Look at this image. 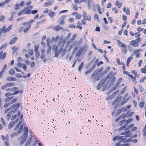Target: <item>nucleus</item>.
I'll return each instance as SVG.
<instances>
[{
    "instance_id": "f257e3e1",
    "label": "nucleus",
    "mask_w": 146,
    "mask_h": 146,
    "mask_svg": "<svg viewBox=\"0 0 146 146\" xmlns=\"http://www.w3.org/2000/svg\"><path fill=\"white\" fill-rule=\"evenodd\" d=\"M35 21L34 19H31L28 22H25L21 23L22 27L19 29V31L21 33L23 32L24 33H27L31 27V24Z\"/></svg>"
},
{
    "instance_id": "f03ea898",
    "label": "nucleus",
    "mask_w": 146,
    "mask_h": 146,
    "mask_svg": "<svg viewBox=\"0 0 146 146\" xmlns=\"http://www.w3.org/2000/svg\"><path fill=\"white\" fill-rule=\"evenodd\" d=\"M117 42L118 45L122 48V53L124 54H126L127 52V48L126 45L118 40H117Z\"/></svg>"
},
{
    "instance_id": "7ed1b4c3",
    "label": "nucleus",
    "mask_w": 146,
    "mask_h": 146,
    "mask_svg": "<svg viewBox=\"0 0 146 146\" xmlns=\"http://www.w3.org/2000/svg\"><path fill=\"white\" fill-rule=\"evenodd\" d=\"M141 38H137L135 40H132L130 42V44L131 46L135 47L137 46L139 44L138 42L141 41Z\"/></svg>"
},
{
    "instance_id": "20e7f679",
    "label": "nucleus",
    "mask_w": 146,
    "mask_h": 146,
    "mask_svg": "<svg viewBox=\"0 0 146 146\" xmlns=\"http://www.w3.org/2000/svg\"><path fill=\"white\" fill-rule=\"evenodd\" d=\"M86 18H84L82 19L81 22L79 21L78 23V25H76V27L79 28L81 30L82 29V25H85L86 23Z\"/></svg>"
},
{
    "instance_id": "39448f33",
    "label": "nucleus",
    "mask_w": 146,
    "mask_h": 146,
    "mask_svg": "<svg viewBox=\"0 0 146 146\" xmlns=\"http://www.w3.org/2000/svg\"><path fill=\"white\" fill-rule=\"evenodd\" d=\"M20 106L19 103H15L10 108L12 110V111L13 113H15L17 111Z\"/></svg>"
},
{
    "instance_id": "423d86ee",
    "label": "nucleus",
    "mask_w": 146,
    "mask_h": 146,
    "mask_svg": "<svg viewBox=\"0 0 146 146\" xmlns=\"http://www.w3.org/2000/svg\"><path fill=\"white\" fill-rule=\"evenodd\" d=\"M25 14L28 15V6L25 7L23 10L20 11L17 13L18 16Z\"/></svg>"
},
{
    "instance_id": "0eeeda50",
    "label": "nucleus",
    "mask_w": 146,
    "mask_h": 146,
    "mask_svg": "<svg viewBox=\"0 0 146 146\" xmlns=\"http://www.w3.org/2000/svg\"><path fill=\"white\" fill-rule=\"evenodd\" d=\"M13 96H10L6 98L5 99V101L6 102H9L11 100V104H13L15 102L18 100V98L15 97L13 99Z\"/></svg>"
},
{
    "instance_id": "6e6552de",
    "label": "nucleus",
    "mask_w": 146,
    "mask_h": 146,
    "mask_svg": "<svg viewBox=\"0 0 146 146\" xmlns=\"http://www.w3.org/2000/svg\"><path fill=\"white\" fill-rule=\"evenodd\" d=\"M33 8L32 6L31 5L28 6V15H30L31 14H34L38 12V11L37 10H31Z\"/></svg>"
},
{
    "instance_id": "1a4fd4ad",
    "label": "nucleus",
    "mask_w": 146,
    "mask_h": 146,
    "mask_svg": "<svg viewBox=\"0 0 146 146\" xmlns=\"http://www.w3.org/2000/svg\"><path fill=\"white\" fill-rule=\"evenodd\" d=\"M11 91L13 92L12 94L13 95H15L18 94L19 93H21L22 92V91L21 90H18V88L17 87H14L11 88Z\"/></svg>"
},
{
    "instance_id": "9d476101",
    "label": "nucleus",
    "mask_w": 146,
    "mask_h": 146,
    "mask_svg": "<svg viewBox=\"0 0 146 146\" xmlns=\"http://www.w3.org/2000/svg\"><path fill=\"white\" fill-rule=\"evenodd\" d=\"M105 82V80L104 79H102L101 80L97 86L98 90H99L100 89L101 86L104 84Z\"/></svg>"
},
{
    "instance_id": "9b49d317",
    "label": "nucleus",
    "mask_w": 146,
    "mask_h": 146,
    "mask_svg": "<svg viewBox=\"0 0 146 146\" xmlns=\"http://www.w3.org/2000/svg\"><path fill=\"white\" fill-rule=\"evenodd\" d=\"M7 52H3V51H0V59L3 60L5 59L6 56Z\"/></svg>"
},
{
    "instance_id": "f8f14e48",
    "label": "nucleus",
    "mask_w": 146,
    "mask_h": 146,
    "mask_svg": "<svg viewBox=\"0 0 146 146\" xmlns=\"http://www.w3.org/2000/svg\"><path fill=\"white\" fill-rule=\"evenodd\" d=\"M83 16L84 18H86V20L88 21H90L91 20V16L87 15V14L85 11L83 12Z\"/></svg>"
},
{
    "instance_id": "ddd939ff",
    "label": "nucleus",
    "mask_w": 146,
    "mask_h": 146,
    "mask_svg": "<svg viewBox=\"0 0 146 146\" xmlns=\"http://www.w3.org/2000/svg\"><path fill=\"white\" fill-rule=\"evenodd\" d=\"M130 132V131L129 130H128L126 131L123 132L121 133V135H125V137H128L131 136L130 134H129Z\"/></svg>"
},
{
    "instance_id": "4468645a",
    "label": "nucleus",
    "mask_w": 146,
    "mask_h": 146,
    "mask_svg": "<svg viewBox=\"0 0 146 146\" xmlns=\"http://www.w3.org/2000/svg\"><path fill=\"white\" fill-rule=\"evenodd\" d=\"M47 46L48 47V49L47 51V53H50L51 50V47L49 45H50V41L49 40L47 39Z\"/></svg>"
},
{
    "instance_id": "2eb2a0df",
    "label": "nucleus",
    "mask_w": 146,
    "mask_h": 146,
    "mask_svg": "<svg viewBox=\"0 0 146 146\" xmlns=\"http://www.w3.org/2000/svg\"><path fill=\"white\" fill-rule=\"evenodd\" d=\"M119 137H119V139H120V142L123 141V143H125V142H129L130 141V140L129 139L125 140V138H123L124 137V136H119Z\"/></svg>"
},
{
    "instance_id": "dca6fc26",
    "label": "nucleus",
    "mask_w": 146,
    "mask_h": 146,
    "mask_svg": "<svg viewBox=\"0 0 146 146\" xmlns=\"http://www.w3.org/2000/svg\"><path fill=\"white\" fill-rule=\"evenodd\" d=\"M84 50V48H81L79 50L78 52L76 54V56H78V57L79 56Z\"/></svg>"
},
{
    "instance_id": "f3484780",
    "label": "nucleus",
    "mask_w": 146,
    "mask_h": 146,
    "mask_svg": "<svg viewBox=\"0 0 146 146\" xmlns=\"http://www.w3.org/2000/svg\"><path fill=\"white\" fill-rule=\"evenodd\" d=\"M18 38L16 36H15L12 38L11 40L9 42V43L10 44H14L15 43L16 40H17Z\"/></svg>"
},
{
    "instance_id": "a211bd4d",
    "label": "nucleus",
    "mask_w": 146,
    "mask_h": 146,
    "mask_svg": "<svg viewBox=\"0 0 146 146\" xmlns=\"http://www.w3.org/2000/svg\"><path fill=\"white\" fill-rule=\"evenodd\" d=\"M123 12L125 13L127 15H129L130 14V10L129 8H127L126 9V7H124L123 8Z\"/></svg>"
},
{
    "instance_id": "6ab92c4d",
    "label": "nucleus",
    "mask_w": 146,
    "mask_h": 146,
    "mask_svg": "<svg viewBox=\"0 0 146 146\" xmlns=\"http://www.w3.org/2000/svg\"><path fill=\"white\" fill-rule=\"evenodd\" d=\"M63 28L62 27L59 26V25L57 26L54 27L53 28V29L56 31H57L59 30H61Z\"/></svg>"
},
{
    "instance_id": "aec40b11",
    "label": "nucleus",
    "mask_w": 146,
    "mask_h": 146,
    "mask_svg": "<svg viewBox=\"0 0 146 146\" xmlns=\"http://www.w3.org/2000/svg\"><path fill=\"white\" fill-rule=\"evenodd\" d=\"M7 80L8 81H15L17 79L13 77H9L7 78Z\"/></svg>"
},
{
    "instance_id": "412c9836",
    "label": "nucleus",
    "mask_w": 146,
    "mask_h": 146,
    "mask_svg": "<svg viewBox=\"0 0 146 146\" xmlns=\"http://www.w3.org/2000/svg\"><path fill=\"white\" fill-rule=\"evenodd\" d=\"M27 137V135H24L23 138H22V140L20 141V144L22 145L26 141V139Z\"/></svg>"
},
{
    "instance_id": "4be33fe9",
    "label": "nucleus",
    "mask_w": 146,
    "mask_h": 146,
    "mask_svg": "<svg viewBox=\"0 0 146 146\" xmlns=\"http://www.w3.org/2000/svg\"><path fill=\"white\" fill-rule=\"evenodd\" d=\"M15 122L14 121H11L9 123L8 125L9 128L11 129L12 128L14 125L15 123Z\"/></svg>"
},
{
    "instance_id": "5701e85b",
    "label": "nucleus",
    "mask_w": 146,
    "mask_h": 146,
    "mask_svg": "<svg viewBox=\"0 0 146 146\" xmlns=\"http://www.w3.org/2000/svg\"><path fill=\"white\" fill-rule=\"evenodd\" d=\"M114 4L116 6H117L118 8H120L122 5V4L120 3H119L118 1H116L115 2Z\"/></svg>"
},
{
    "instance_id": "b1692460",
    "label": "nucleus",
    "mask_w": 146,
    "mask_h": 146,
    "mask_svg": "<svg viewBox=\"0 0 146 146\" xmlns=\"http://www.w3.org/2000/svg\"><path fill=\"white\" fill-rule=\"evenodd\" d=\"M65 17V16H62L60 17L61 20L60 22V25H63L64 23V18Z\"/></svg>"
},
{
    "instance_id": "393cba45",
    "label": "nucleus",
    "mask_w": 146,
    "mask_h": 146,
    "mask_svg": "<svg viewBox=\"0 0 146 146\" xmlns=\"http://www.w3.org/2000/svg\"><path fill=\"white\" fill-rule=\"evenodd\" d=\"M131 72L134 75L135 77V78L136 77L138 78L139 77V75L137 74V72L136 70H132Z\"/></svg>"
},
{
    "instance_id": "a878e982",
    "label": "nucleus",
    "mask_w": 146,
    "mask_h": 146,
    "mask_svg": "<svg viewBox=\"0 0 146 146\" xmlns=\"http://www.w3.org/2000/svg\"><path fill=\"white\" fill-rule=\"evenodd\" d=\"M14 10H19L20 9V7H19V5L18 3H16L14 7Z\"/></svg>"
},
{
    "instance_id": "bb28decb",
    "label": "nucleus",
    "mask_w": 146,
    "mask_h": 146,
    "mask_svg": "<svg viewBox=\"0 0 146 146\" xmlns=\"http://www.w3.org/2000/svg\"><path fill=\"white\" fill-rule=\"evenodd\" d=\"M12 112L13 111H10L8 112L7 117V120H9L10 119Z\"/></svg>"
},
{
    "instance_id": "cd10ccee",
    "label": "nucleus",
    "mask_w": 146,
    "mask_h": 146,
    "mask_svg": "<svg viewBox=\"0 0 146 146\" xmlns=\"http://www.w3.org/2000/svg\"><path fill=\"white\" fill-rule=\"evenodd\" d=\"M1 137L3 141H7L9 140L8 136H4L3 135H1Z\"/></svg>"
},
{
    "instance_id": "c85d7f7f",
    "label": "nucleus",
    "mask_w": 146,
    "mask_h": 146,
    "mask_svg": "<svg viewBox=\"0 0 146 146\" xmlns=\"http://www.w3.org/2000/svg\"><path fill=\"white\" fill-rule=\"evenodd\" d=\"M127 126V124H124L122 126H121L120 128H119L118 129V131H120L124 129H125L126 128V127Z\"/></svg>"
},
{
    "instance_id": "c756f323",
    "label": "nucleus",
    "mask_w": 146,
    "mask_h": 146,
    "mask_svg": "<svg viewBox=\"0 0 146 146\" xmlns=\"http://www.w3.org/2000/svg\"><path fill=\"white\" fill-rule=\"evenodd\" d=\"M72 9L76 11L78 9V7L76 4H72Z\"/></svg>"
},
{
    "instance_id": "7c9ffc66",
    "label": "nucleus",
    "mask_w": 146,
    "mask_h": 146,
    "mask_svg": "<svg viewBox=\"0 0 146 146\" xmlns=\"http://www.w3.org/2000/svg\"><path fill=\"white\" fill-rule=\"evenodd\" d=\"M23 125H21L20 126V128L18 130V131L17 132V133H19V134L21 133L22 132V131L23 130Z\"/></svg>"
},
{
    "instance_id": "2f4dec72",
    "label": "nucleus",
    "mask_w": 146,
    "mask_h": 146,
    "mask_svg": "<svg viewBox=\"0 0 146 146\" xmlns=\"http://www.w3.org/2000/svg\"><path fill=\"white\" fill-rule=\"evenodd\" d=\"M122 110L123 109L122 108L118 110L117 113L115 115V116H118L122 111Z\"/></svg>"
},
{
    "instance_id": "473e14b6",
    "label": "nucleus",
    "mask_w": 146,
    "mask_h": 146,
    "mask_svg": "<svg viewBox=\"0 0 146 146\" xmlns=\"http://www.w3.org/2000/svg\"><path fill=\"white\" fill-rule=\"evenodd\" d=\"M28 133V130L27 128V127H24V135H27Z\"/></svg>"
},
{
    "instance_id": "72a5a7b5",
    "label": "nucleus",
    "mask_w": 146,
    "mask_h": 146,
    "mask_svg": "<svg viewBox=\"0 0 146 146\" xmlns=\"http://www.w3.org/2000/svg\"><path fill=\"white\" fill-rule=\"evenodd\" d=\"M145 103V102L144 101H142L140 102L139 103V105L141 108H142L144 106Z\"/></svg>"
},
{
    "instance_id": "f704fd0d",
    "label": "nucleus",
    "mask_w": 146,
    "mask_h": 146,
    "mask_svg": "<svg viewBox=\"0 0 146 146\" xmlns=\"http://www.w3.org/2000/svg\"><path fill=\"white\" fill-rule=\"evenodd\" d=\"M21 121H20L18 123L17 125H16V126L14 127V130H17L19 127L21 125Z\"/></svg>"
},
{
    "instance_id": "c9c22d12",
    "label": "nucleus",
    "mask_w": 146,
    "mask_h": 146,
    "mask_svg": "<svg viewBox=\"0 0 146 146\" xmlns=\"http://www.w3.org/2000/svg\"><path fill=\"white\" fill-rule=\"evenodd\" d=\"M134 125V123H132L129 125L127 127V128L125 129L124 130L125 131L126 130H127L129 129L132 127H133Z\"/></svg>"
},
{
    "instance_id": "e433bc0d",
    "label": "nucleus",
    "mask_w": 146,
    "mask_h": 146,
    "mask_svg": "<svg viewBox=\"0 0 146 146\" xmlns=\"http://www.w3.org/2000/svg\"><path fill=\"white\" fill-rule=\"evenodd\" d=\"M119 98H120L119 97H117L112 102V105H113L117 103V100L119 99Z\"/></svg>"
},
{
    "instance_id": "4c0bfd02",
    "label": "nucleus",
    "mask_w": 146,
    "mask_h": 146,
    "mask_svg": "<svg viewBox=\"0 0 146 146\" xmlns=\"http://www.w3.org/2000/svg\"><path fill=\"white\" fill-rule=\"evenodd\" d=\"M3 144L5 146H10V144L9 142V140L4 141L3 142Z\"/></svg>"
},
{
    "instance_id": "58836bf2",
    "label": "nucleus",
    "mask_w": 146,
    "mask_h": 146,
    "mask_svg": "<svg viewBox=\"0 0 146 146\" xmlns=\"http://www.w3.org/2000/svg\"><path fill=\"white\" fill-rule=\"evenodd\" d=\"M55 14V13L53 11H51L48 13V15L51 18H53L54 15Z\"/></svg>"
},
{
    "instance_id": "ea45409f",
    "label": "nucleus",
    "mask_w": 146,
    "mask_h": 146,
    "mask_svg": "<svg viewBox=\"0 0 146 146\" xmlns=\"http://www.w3.org/2000/svg\"><path fill=\"white\" fill-rule=\"evenodd\" d=\"M141 72L142 73H145L146 74V65H145L144 68H141Z\"/></svg>"
},
{
    "instance_id": "a19ab883",
    "label": "nucleus",
    "mask_w": 146,
    "mask_h": 146,
    "mask_svg": "<svg viewBox=\"0 0 146 146\" xmlns=\"http://www.w3.org/2000/svg\"><path fill=\"white\" fill-rule=\"evenodd\" d=\"M142 132L143 135L145 136L146 135V124H145L144 128L143 129Z\"/></svg>"
},
{
    "instance_id": "79ce46f5",
    "label": "nucleus",
    "mask_w": 146,
    "mask_h": 146,
    "mask_svg": "<svg viewBox=\"0 0 146 146\" xmlns=\"http://www.w3.org/2000/svg\"><path fill=\"white\" fill-rule=\"evenodd\" d=\"M84 66V63L83 62H82L80 65L79 66L78 68V70L79 71H80L82 69V68Z\"/></svg>"
},
{
    "instance_id": "37998d69",
    "label": "nucleus",
    "mask_w": 146,
    "mask_h": 146,
    "mask_svg": "<svg viewBox=\"0 0 146 146\" xmlns=\"http://www.w3.org/2000/svg\"><path fill=\"white\" fill-rule=\"evenodd\" d=\"M52 50H54V52H56L58 51V47L55 45H54L52 47Z\"/></svg>"
},
{
    "instance_id": "c03bdc74",
    "label": "nucleus",
    "mask_w": 146,
    "mask_h": 146,
    "mask_svg": "<svg viewBox=\"0 0 146 146\" xmlns=\"http://www.w3.org/2000/svg\"><path fill=\"white\" fill-rule=\"evenodd\" d=\"M59 36L57 35L56 38H55L54 37H53L51 39V41H57L59 39Z\"/></svg>"
},
{
    "instance_id": "a18cd8bd",
    "label": "nucleus",
    "mask_w": 146,
    "mask_h": 146,
    "mask_svg": "<svg viewBox=\"0 0 146 146\" xmlns=\"http://www.w3.org/2000/svg\"><path fill=\"white\" fill-rule=\"evenodd\" d=\"M125 121L126 120L125 119H124L122 121H120L119 123L118 124V125L119 126H121L122 125Z\"/></svg>"
},
{
    "instance_id": "49530a36",
    "label": "nucleus",
    "mask_w": 146,
    "mask_h": 146,
    "mask_svg": "<svg viewBox=\"0 0 146 146\" xmlns=\"http://www.w3.org/2000/svg\"><path fill=\"white\" fill-rule=\"evenodd\" d=\"M32 140V138L31 137L29 138L27 142V143L26 144V146L29 145L31 142Z\"/></svg>"
},
{
    "instance_id": "de8ad7c7",
    "label": "nucleus",
    "mask_w": 146,
    "mask_h": 146,
    "mask_svg": "<svg viewBox=\"0 0 146 146\" xmlns=\"http://www.w3.org/2000/svg\"><path fill=\"white\" fill-rule=\"evenodd\" d=\"M15 85V83L14 82L10 83H7V85L8 87H10L11 86H13Z\"/></svg>"
},
{
    "instance_id": "09e8293b",
    "label": "nucleus",
    "mask_w": 146,
    "mask_h": 146,
    "mask_svg": "<svg viewBox=\"0 0 146 146\" xmlns=\"http://www.w3.org/2000/svg\"><path fill=\"white\" fill-rule=\"evenodd\" d=\"M12 95H13L12 93L10 92H7L5 93V96L6 97H10Z\"/></svg>"
},
{
    "instance_id": "8fccbe9b",
    "label": "nucleus",
    "mask_w": 146,
    "mask_h": 146,
    "mask_svg": "<svg viewBox=\"0 0 146 146\" xmlns=\"http://www.w3.org/2000/svg\"><path fill=\"white\" fill-rule=\"evenodd\" d=\"M129 98H127L126 99H124L121 102V105H123L127 101H128Z\"/></svg>"
},
{
    "instance_id": "3c124183",
    "label": "nucleus",
    "mask_w": 146,
    "mask_h": 146,
    "mask_svg": "<svg viewBox=\"0 0 146 146\" xmlns=\"http://www.w3.org/2000/svg\"><path fill=\"white\" fill-rule=\"evenodd\" d=\"M15 72L13 69L10 70L9 72V73L11 75H13L15 74Z\"/></svg>"
},
{
    "instance_id": "603ef678",
    "label": "nucleus",
    "mask_w": 146,
    "mask_h": 146,
    "mask_svg": "<svg viewBox=\"0 0 146 146\" xmlns=\"http://www.w3.org/2000/svg\"><path fill=\"white\" fill-rule=\"evenodd\" d=\"M134 35L136 38H139V37L140 35V33L139 32H137L134 33Z\"/></svg>"
},
{
    "instance_id": "864d4df0",
    "label": "nucleus",
    "mask_w": 146,
    "mask_h": 146,
    "mask_svg": "<svg viewBox=\"0 0 146 146\" xmlns=\"http://www.w3.org/2000/svg\"><path fill=\"white\" fill-rule=\"evenodd\" d=\"M133 119L132 118H131L129 119H128L126 121V122L127 123L126 124L127 125V124L133 121Z\"/></svg>"
},
{
    "instance_id": "5fc2aeb1",
    "label": "nucleus",
    "mask_w": 146,
    "mask_h": 146,
    "mask_svg": "<svg viewBox=\"0 0 146 146\" xmlns=\"http://www.w3.org/2000/svg\"><path fill=\"white\" fill-rule=\"evenodd\" d=\"M119 137V136H116L115 137H114L113 139V141H115L116 140H119V137Z\"/></svg>"
},
{
    "instance_id": "6e6d98bb",
    "label": "nucleus",
    "mask_w": 146,
    "mask_h": 146,
    "mask_svg": "<svg viewBox=\"0 0 146 146\" xmlns=\"http://www.w3.org/2000/svg\"><path fill=\"white\" fill-rule=\"evenodd\" d=\"M82 16L80 14H77L76 15V18L78 19H81Z\"/></svg>"
},
{
    "instance_id": "4d7b16f0",
    "label": "nucleus",
    "mask_w": 146,
    "mask_h": 146,
    "mask_svg": "<svg viewBox=\"0 0 146 146\" xmlns=\"http://www.w3.org/2000/svg\"><path fill=\"white\" fill-rule=\"evenodd\" d=\"M76 34H74L72 36V38L71 39V41H74L75 38H76Z\"/></svg>"
},
{
    "instance_id": "13d9d810",
    "label": "nucleus",
    "mask_w": 146,
    "mask_h": 146,
    "mask_svg": "<svg viewBox=\"0 0 146 146\" xmlns=\"http://www.w3.org/2000/svg\"><path fill=\"white\" fill-rule=\"evenodd\" d=\"M35 52H36L38 51V48H39V46L38 45H35Z\"/></svg>"
},
{
    "instance_id": "bf43d9fd",
    "label": "nucleus",
    "mask_w": 146,
    "mask_h": 146,
    "mask_svg": "<svg viewBox=\"0 0 146 146\" xmlns=\"http://www.w3.org/2000/svg\"><path fill=\"white\" fill-rule=\"evenodd\" d=\"M11 48L14 52L15 51L18 49V48L16 47L15 46H14L13 47H11Z\"/></svg>"
},
{
    "instance_id": "052dcab7",
    "label": "nucleus",
    "mask_w": 146,
    "mask_h": 146,
    "mask_svg": "<svg viewBox=\"0 0 146 146\" xmlns=\"http://www.w3.org/2000/svg\"><path fill=\"white\" fill-rule=\"evenodd\" d=\"M133 57L132 56H130L127 59V62H130V61L132 60L133 59Z\"/></svg>"
},
{
    "instance_id": "680f3d73",
    "label": "nucleus",
    "mask_w": 146,
    "mask_h": 146,
    "mask_svg": "<svg viewBox=\"0 0 146 146\" xmlns=\"http://www.w3.org/2000/svg\"><path fill=\"white\" fill-rule=\"evenodd\" d=\"M7 87H8L7 86V83H6L5 85L2 86L1 88L2 90H5Z\"/></svg>"
},
{
    "instance_id": "e2e57ef3",
    "label": "nucleus",
    "mask_w": 146,
    "mask_h": 146,
    "mask_svg": "<svg viewBox=\"0 0 146 146\" xmlns=\"http://www.w3.org/2000/svg\"><path fill=\"white\" fill-rule=\"evenodd\" d=\"M7 87H8L7 86V83H6L5 85L2 86L1 88L2 90H5Z\"/></svg>"
},
{
    "instance_id": "0e129e2a",
    "label": "nucleus",
    "mask_w": 146,
    "mask_h": 146,
    "mask_svg": "<svg viewBox=\"0 0 146 146\" xmlns=\"http://www.w3.org/2000/svg\"><path fill=\"white\" fill-rule=\"evenodd\" d=\"M74 1L76 3H80L83 2L82 0L79 1V0H74Z\"/></svg>"
},
{
    "instance_id": "69168bd1",
    "label": "nucleus",
    "mask_w": 146,
    "mask_h": 146,
    "mask_svg": "<svg viewBox=\"0 0 146 146\" xmlns=\"http://www.w3.org/2000/svg\"><path fill=\"white\" fill-rule=\"evenodd\" d=\"M22 67L23 68V69L24 70H26L27 69V66L25 64H23Z\"/></svg>"
},
{
    "instance_id": "338daca9",
    "label": "nucleus",
    "mask_w": 146,
    "mask_h": 146,
    "mask_svg": "<svg viewBox=\"0 0 146 146\" xmlns=\"http://www.w3.org/2000/svg\"><path fill=\"white\" fill-rule=\"evenodd\" d=\"M50 5V2H47L45 3L44 4V7H46Z\"/></svg>"
},
{
    "instance_id": "774afa93",
    "label": "nucleus",
    "mask_w": 146,
    "mask_h": 146,
    "mask_svg": "<svg viewBox=\"0 0 146 146\" xmlns=\"http://www.w3.org/2000/svg\"><path fill=\"white\" fill-rule=\"evenodd\" d=\"M17 116L16 114L13 115L11 119L12 120H13L16 118Z\"/></svg>"
}]
</instances>
